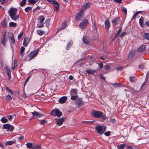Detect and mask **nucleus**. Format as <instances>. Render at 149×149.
<instances>
[{"mask_svg": "<svg viewBox=\"0 0 149 149\" xmlns=\"http://www.w3.org/2000/svg\"><path fill=\"white\" fill-rule=\"evenodd\" d=\"M17 10L15 8H11L10 9L8 13L10 18L15 21L21 20V18L18 15L16 14Z\"/></svg>", "mask_w": 149, "mask_h": 149, "instance_id": "f257e3e1", "label": "nucleus"}, {"mask_svg": "<svg viewBox=\"0 0 149 149\" xmlns=\"http://www.w3.org/2000/svg\"><path fill=\"white\" fill-rule=\"evenodd\" d=\"M91 115L93 117L96 118H101L104 120L107 118L106 116L102 112L100 111H93L92 112Z\"/></svg>", "mask_w": 149, "mask_h": 149, "instance_id": "f03ea898", "label": "nucleus"}, {"mask_svg": "<svg viewBox=\"0 0 149 149\" xmlns=\"http://www.w3.org/2000/svg\"><path fill=\"white\" fill-rule=\"evenodd\" d=\"M106 127L105 126H99L96 127V130L97 133L100 134H102L106 131Z\"/></svg>", "mask_w": 149, "mask_h": 149, "instance_id": "7ed1b4c3", "label": "nucleus"}, {"mask_svg": "<svg viewBox=\"0 0 149 149\" xmlns=\"http://www.w3.org/2000/svg\"><path fill=\"white\" fill-rule=\"evenodd\" d=\"M50 3H52L54 6V8L55 10L58 11L59 9V3L55 0H47Z\"/></svg>", "mask_w": 149, "mask_h": 149, "instance_id": "20e7f679", "label": "nucleus"}, {"mask_svg": "<svg viewBox=\"0 0 149 149\" xmlns=\"http://www.w3.org/2000/svg\"><path fill=\"white\" fill-rule=\"evenodd\" d=\"M51 114L53 116H55L58 117H60L62 115V113L57 109H55L53 110L51 112Z\"/></svg>", "mask_w": 149, "mask_h": 149, "instance_id": "39448f33", "label": "nucleus"}, {"mask_svg": "<svg viewBox=\"0 0 149 149\" xmlns=\"http://www.w3.org/2000/svg\"><path fill=\"white\" fill-rule=\"evenodd\" d=\"M88 23V20L84 19L79 25V27L81 29H84L86 27Z\"/></svg>", "mask_w": 149, "mask_h": 149, "instance_id": "423d86ee", "label": "nucleus"}, {"mask_svg": "<svg viewBox=\"0 0 149 149\" xmlns=\"http://www.w3.org/2000/svg\"><path fill=\"white\" fill-rule=\"evenodd\" d=\"M2 127L3 129H7L11 131H12L14 129V127L13 126L8 124H4Z\"/></svg>", "mask_w": 149, "mask_h": 149, "instance_id": "0eeeda50", "label": "nucleus"}, {"mask_svg": "<svg viewBox=\"0 0 149 149\" xmlns=\"http://www.w3.org/2000/svg\"><path fill=\"white\" fill-rule=\"evenodd\" d=\"M84 15V12L83 10H81L78 13H77L76 17L77 20H78L82 17Z\"/></svg>", "mask_w": 149, "mask_h": 149, "instance_id": "6e6552de", "label": "nucleus"}, {"mask_svg": "<svg viewBox=\"0 0 149 149\" xmlns=\"http://www.w3.org/2000/svg\"><path fill=\"white\" fill-rule=\"evenodd\" d=\"M38 51L35 50L33 52H32L29 55V57L30 60H31L33 59L38 54Z\"/></svg>", "mask_w": 149, "mask_h": 149, "instance_id": "1a4fd4ad", "label": "nucleus"}, {"mask_svg": "<svg viewBox=\"0 0 149 149\" xmlns=\"http://www.w3.org/2000/svg\"><path fill=\"white\" fill-rule=\"evenodd\" d=\"M6 32L4 31L2 32V38L1 40V42L4 46H5V43L6 42L7 40L6 39Z\"/></svg>", "mask_w": 149, "mask_h": 149, "instance_id": "9d476101", "label": "nucleus"}, {"mask_svg": "<svg viewBox=\"0 0 149 149\" xmlns=\"http://www.w3.org/2000/svg\"><path fill=\"white\" fill-rule=\"evenodd\" d=\"M56 123L58 126L62 125L64 120V118H59L58 119H55Z\"/></svg>", "mask_w": 149, "mask_h": 149, "instance_id": "9b49d317", "label": "nucleus"}, {"mask_svg": "<svg viewBox=\"0 0 149 149\" xmlns=\"http://www.w3.org/2000/svg\"><path fill=\"white\" fill-rule=\"evenodd\" d=\"M33 116L35 117L39 116L40 117L44 116V115L42 113H39L38 112L34 111L33 112H31Z\"/></svg>", "mask_w": 149, "mask_h": 149, "instance_id": "f8f14e48", "label": "nucleus"}, {"mask_svg": "<svg viewBox=\"0 0 149 149\" xmlns=\"http://www.w3.org/2000/svg\"><path fill=\"white\" fill-rule=\"evenodd\" d=\"M67 99V97L66 96L63 97L59 99L58 102L60 103H63L66 102Z\"/></svg>", "mask_w": 149, "mask_h": 149, "instance_id": "ddd939ff", "label": "nucleus"}, {"mask_svg": "<svg viewBox=\"0 0 149 149\" xmlns=\"http://www.w3.org/2000/svg\"><path fill=\"white\" fill-rule=\"evenodd\" d=\"M76 104L79 106H81L83 104V102L81 99L78 98L76 101Z\"/></svg>", "mask_w": 149, "mask_h": 149, "instance_id": "4468645a", "label": "nucleus"}, {"mask_svg": "<svg viewBox=\"0 0 149 149\" xmlns=\"http://www.w3.org/2000/svg\"><path fill=\"white\" fill-rule=\"evenodd\" d=\"M8 36L9 38L11 40L12 43L13 44L15 43V39L13 34L11 33H9Z\"/></svg>", "mask_w": 149, "mask_h": 149, "instance_id": "2eb2a0df", "label": "nucleus"}, {"mask_svg": "<svg viewBox=\"0 0 149 149\" xmlns=\"http://www.w3.org/2000/svg\"><path fill=\"white\" fill-rule=\"evenodd\" d=\"M105 26L107 29H108L110 26V23L108 19L106 20L105 21Z\"/></svg>", "mask_w": 149, "mask_h": 149, "instance_id": "dca6fc26", "label": "nucleus"}, {"mask_svg": "<svg viewBox=\"0 0 149 149\" xmlns=\"http://www.w3.org/2000/svg\"><path fill=\"white\" fill-rule=\"evenodd\" d=\"M24 41L23 45L25 47H26L29 42V40L28 38L26 37L24 38Z\"/></svg>", "mask_w": 149, "mask_h": 149, "instance_id": "f3484780", "label": "nucleus"}, {"mask_svg": "<svg viewBox=\"0 0 149 149\" xmlns=\"http://www.w3.org/2000/svg\"><path fill=\"white\" fill-rule=\"evenodd\" d=\"M120 21V19L118 17L112 20V22L113 24L114 25H116V24H119V22Z\"/></svg>", "mask_w": 149, "mask_h": 149, "instance_id": "a211bd4d", "label": "nucleus"}, {"mask_svg": "<svg viewBox=\"0 0 149 149\" xmlns=\"http://www.w3.org/2000/svg\"><path fill=\"white\" fill-rule=\"evenodd\" d=\"M146 47L145 45H143L138 48L137 49V51L139 52H143L145 49Z\"/></svg>", "mask_w": 149, "mask_h": 149, "instance_id": "6ab92c4d", "label": "nucleus"}, {"mask_svg": "<svg viewBox=\"0 0 149 149\" xmlns=\"http://www.w3.org/2000/svg\"><path fill=\"white\" fill-rule=\"evenodd\" d=\"M66 26V22L65 21H64L63 22L62 24L61 25V27L59 28L57 31H59L60 30H61L62 29H63L65 28Z\"/></svg>", "mask_w": 149, "mask_h": 149, "instance_id": "aec40b11", "label": "nucleus"}, {"mask_svg": "<svg viewBox=\"0 0 149 149\" xmlns=\"http://www.w3.org/2000/svg\"><path fill=\"white\" fill-rule=\"evenodd\" d=\"M70 95H77V91L75 89H72L70 91Z\"/></svg>", "mask_w": 149, "mask_h": 149, "instance_id": "412c9836", "label": "nucleus"}, {"mask_svg": "<svg viewBox=\"0 0 149 149\" xmlns=\"http://www.w3.org/2000/svg\"><path fill=\"white\" fill-rule=\"evenodd\" d=\"M38 19L39 22L40 24H42L44 21L45 19V18L43 16H40L39 17Z\"/></svg>", "mask_w": 149, "mask_h": 149, "instance_id": "4be33fe9", "label": "nucleus"}, {"mask_svg": "<svg viewBox=\"0 0 149 149\" xmlns=\"http://www.w3.org/2000/svg\"><path fill=\"white\" fill-rule=\"evenodd\" d=\"M25 48L24 47H22L20 49V54L22 58L24 56V52L25 50Z\"/></svg>", "mask_w": 149, "mask_h": 149, "instance_id": "5701e85b", "label": "nucleus"}, {"mask_svg": "<svg viewBox=\"0 0 149 149\" xmlns=\"http://www.w3.org/2000/svg\"><path fill=\"white\" fill-rule=\"evenodd\" d=\"M41 146L40 145L38 146L33 143V144L32 148L33 149H40L41 148Z\"/></svg>", "mask_w": 149, "mask_h": 149, "instance_id": "b1692460", "label": "nucleus"}, {"mask_svg": "<svg viewBox=\"0 0 149 149\" xmlns=\"http://www.w3.org/2000/svg\"><path fill=\"white\" fill-rule=\"evenodd\" d=\"M86 72L88 74H93L95 72V71L91 70H87L86 71Z\"/></svg>", "mask_w": 149, "mask_h": 149, "instance_id": "393cba45", "label": "nucleus"}, {"mask_svg": "<svg viewBox=\"0 0 149 149\" xmlns=\"http://www.w3.org/2000/svg\"><path fill=\"white\" fill-rule=\"evenodd\" d=\"M2 26L3 27H6L7 26V22L5 19H3L1 22Z\"/></svg>", "mask_w": 149, "mask_h": 149, "instance_id": "a878e982", "label": "nucleus"}, {"mask_svg": "<svg viewBox=\"0 0 149 149\" xmlns=\"http://www.w3.org/2000/svg\"><path fill=\"white\" fill-rule=\"evenodd\" d=\"M1 121L3 123H5L8 121V120L5 117H3L1 118Z\"/></svg>", "mask_w": 149, "mask_h": 149, "instance_id": "bb28decb", "label": "nucleus"}, {"mask_svg": "<svg viewBox=\"0 0 149 149\" xmlns=\"http://www.w3.org/2000/svg\"><path fill=\"white\" fill-rule=\"evenodd\" d=\"M125 146L126 145L125 144H122L118 146L117 148L118 149H123Z\"/></svg>", "mask_w": 149, "mask_h": 149, "instance_id": "cd10ccee", "label": "nucleus"}, {"mask_svg": "<svg viewBox=\"0 0 149 149\" xmlns=\"http://www.w3.org/2000/svg\"><path fill=\"white\" fill-rule=\"evenodd\" d=\"M83 41L84 43L88 44V38L87 37H84Z\"/></svg>", "mask_w": 149, "mask_h": 149, "instance_id": "c85d7f7f", "label": "nucleus"}, {"mask_svg": "<svg viewBox=\"0 0 149 149\" xmlns=\"http://www.w3.org/2000/svg\"><path fill=\"white\" fill-rule=\"evenodd\" d=\"M89 3H85L83 6V8L84 9H86L90 7Z\"/></svg>", "mask_w": 149, "mask_h": 149, "instance_id": "c756f323", "label": "nucleus"}, {"mask_svg": "<svg viewBox=\"0 0 149 149\" xmlns=\"http://www.w3.org/2000/svg\"><path fill=\"white\" fill-rule=\"evenodd\" d=\"M9 26L12 27H15L17 26V24L15 23L11 22L9 23Z\"/></svg>", "mask_w": 149, "mask_h": 149, "instance_id": "7c9ffc66", "label": "nucleus"}, {"mask_svg": "<svg viewBox=\"0 0 149 149\" xmlns=\"http://www.w3.org/2000/svg\"><path fill=\"white\" fill-rule=\"evenodd\" d=\"M37 33L39 35L42 36V34L45 33V31L40 30H38L37 31Z\"/></svg>", "mask_w": 149, "mask_h": 149, "instance_id": "2f4dec72", "label": "nucleus"}, {"mask_svg": "<svg viewBox=\"0 0 149 149\" xmlns=\"http://www.w3.org/2000/svg\"><path fill=\"white\" fill-rule=\"evenodd\" d=\"M122 11L124 13L125 15L127 13V9L124 7H123L121 8Z\"/></svg>", "mask_w": 149, "mask_h": 149, "instance_id": "473e14b6", "label": "nucleus"}, {"mask_svg": "<svg viewBox=\"0 0 149 149\" xmlns=\"http://www.w3.org/2000/svg\"><path fill=\"white\" fill-rule=\"evenodd\" d=\"M134 56L132 52H131L129 54L128 58V60H130Z\"/></svg>", "mask_w": 149, "mask_h": 149, "instance_id": "72a5a7b5", "label": "nucleus"}, {"mask_svg": "<svg viewBox=\"0 0 149 149\" xmlns=\"http://www.w3.org/2000/svg\"><path fill=\"white\" fill-rule=\"evenodd\" d=\"M33 144L31 143H27L26 144L27 147L29 148H32Z\"/></svg>", "mask_w": 149, "mask_h": 149, "instance_id": "f704fd0d", "label": "nucleus"}, {"mask_svg": "<svg viewBox=\"0 0 149 149\" xmlns=\"http://www.w3.org/2000/svg\"><path fill=\"white\" fill-rule=\"evenodd\" d=\"M26 2V0H23L20 3V5L22 7L25 5Z\"/></svg>", "mask_w": 149, "mask_h": 149, "instance_id": "c9c22d12", "label": "nucleus"}, {"mask_svg": "<svg viewBox=\"0 0 149 149\" xmlns=\"http://www.w3.org/2000/svg\"><path fill=\"white\" fill-rule=\"evenodd\" d=\"M144 38L147 40H149V33H146L144 36Z\"/></svg>", "mask_w": 149, "mask_h": 149, "instance_id": "e433bc0d", "label": "nucleus"}, {"mask_svg": "<svg viewBox=\"0 0 149 149\" xmlns=\"http://www.w3.org/2000/svg\"><path fill=\"white\" fill-rule=\"evenodd\" d=\"M32 9V8L30 7H28L25 9V11L26 12H27L30 11Z\"/></svg>", "mask_w": 149, "mask_h": 149, "instance_id": "4c0bfd02", "label": "nucleus"}, {"mask_svg": "<svg viewBox=\"0 0 149 149\" xmlns=\"http://www.w3.org/2000/svg\"><path fill=\"white\" fill-rule=\"evenodd\" d=\"M14 142L12 141H7L6 143V145H11L13 144Z\"/></svg>", "mask_w": 149, "mask_h": 149, "instance_id": "58836bf2", "label": "nucleus"}, {"mask_svg": "<svg viewBox=\"0 0 149 149\" xmlns=\"http://www.w3.org/2000/svg\"><path fill=\"white\" fill-rule=\"evenodd\" d=\"M78 97V95H72L71 97V100H76L77 98Z\"/></svg>", "mask_w": 149, "mask_h": 149, "instance_id": "ea45409f", "label": "nucleus"}, {"mask_svg": "<svg viewBox=\"0 0 149 149\" xmlns=\"http://www.w3.org/2000/svg\"><path fill=\"white\" fill-rule=\"evenodd\" d=\"M72 42L70 41L69 42V43L67 44V49H69V47H70L72 45Z\"/></svg>", "mask_w": 149, "mask_h": 149, "instance_id": "a19ab883", "label": "nucleus"}, {"mask_svg": "<svg viewBox=\"0 0 149 149\" xmlns=\"http://www.w3.org/2000/svg\"><path fill=\"white\" fill-rule=\"evenodd\" d=\"M5 99L6 100H10L12 99V97L10 95H8L6 97Z\"/></svg>", "mask_w": 149, "mask_h": 149, "instance_id": "79ce46f5", "label": "nucleus"}, {"mask_svg": "<svg viewBox=\"0 0 149 149\" xmlns=\"http://www.w3.org/2000/svg\"><path fill=\"white\" fill-rule=\"evenodd\" d=\"M23 35V32L22 31L19 34V35H18V39L19 40L22 37Z\"/></svg>", "mask_w": 149, "mask_h": 149, "instance_id": "37998d69", "label": "nucleus"}, {"mask_svg": "<svg viewBox=\"0 0 149 149\" xmlns=\"http://www.w3.org/2000/svg\"><path fill=\"white\" fill-rule=\"evenodd\" d=\"M47 122V121L45 120H41L40 121V124L41 125H44Z\"/></svg>", "mask_w": 149, "mask_h": 149, "instance_id": "c03bdc74", "label": "nucleus"}, {"mask_svg": "<svg viewBox=\"0 0 149 149\" xmlns=\"http://www.w3.org/2000/svg\"><path fill=\"white\" fill-rule=\"evenodd\" d=\"M143 22V18L141 17L140 18L139 20V22L140 25H141Z\"/></svg>", "mask_w": 149, "mask_h": 149, "instance_id": "a18cd8bd", "label": "nucleus"}, {"mask_svg": "<svg viewBox=\"0 0 149 149\" xmlns=\"http://www.w3.org/2000/svg\"><path fill=\"white\" fill-rule=\"evenodd\" d=\"M111 84L115 86L116 87H118L119 86L120 84L118 83H114V84Z\"/></svg>", "mask_w": 149, "mask_h": 149, "instance_id": "49530a36", "label": "nucleus"}, {"mask_svg": "<svg viewBox=\"0 0 149 149\" xmlns=\"http://www.w3.org/2000/svg\"><path fill=\"white\" fill-rule=\"evenodd\" d=\"M8 0H0V2L2 4L6 3L8 1Z\"/></svg>", "mask_w": 149, "mask_h": 149, "instance_id": "de8ad7c7", "label": "nucleus"}, {"mask_svg": "<svg viewBox=\"0 0 149 149\" xmlns=\"http://www.w3.org/2000/svg\"><path fill=\"white\" fill-rule=\"evenodd\" d=\"M122 28L121 27L118 30V32L117 34L116 35V36H115V37H116L118 35V34H119L120 33V32H121V31H122Z\"/></svg>", "mask_w": 149, "mask_h": 149, "instance_id": "09e8293b", "label": "nucleus"}, {"mask_svg": "<svg viewBox=\"0 0 149 149\" xmlns=\"http://www.w3.org/2000/svg\"><path fill=\"white\" fill-rule=\"evenodd\" d=\"M7 118L8 120L11 121L13 118V117L12 115H9L7 116Z\"/></svg>", "mask_w": 149, "mask_h": 149, "instance_id": "8fccbe9b", "label": "nucleus"}, {"mask_svg": "<svg viewBox=\"0 0 149 149\" xmlns=\"http://www.w3.org/2000/svg\"><path fill=\"white\" fill-rule=\"evenodd\" d=\"M110 133V131H107L105 133H104V134L107 136H108L109 135Z\"/></svg>", "mask_w": 149, "mask_h": 149, "instance_id": "3c124183", "label": "nucleus"}, {"mask_svg": "<svg viewBox=\"0 0 149 149\" xmlns=\"http://www.w3.org/2000/svg\"><path fill=\"white\" fill-rule=\"evenodd\" d=\"M14 67H16L17 65V61L16 60H14Z\"/></svg>", "mask_w": 149, "mask_h": 149, "instance_id": "603ef678", "label": "nucleus"}, {"mask_svg": "<svg viewBox=\"0 0 149 149\" xmlns=\"http://www.w3.org/2000/svg\"><path fill=\"white\" fill-rule=\"evenodd\" d=\"M6 90L8 91L9 92H10V93L11 94H13V92H12V91L11 90L8 89V87H6Z\"/></svg>", "mask_w": 149, "mask_h": 149, "instance_id": "864d4df0", "label": "nucleus"}, {"mask_svg": "<svg viewBox=\"0 0 149 149\" xmlns=\"http://www.w3.org/2000/svg\"><path fill=\"white\" fill-rule=\"evenodd\" d=\"M126 34V32H123L120 36V37H123Z\"/></svg>", "mask_w": 149, "mask_h": 149, "instance_id": "5fc2aeb1", "label": "nucleus"}, {"mask_svg": "<svg viewBox=\"0 0 149 149\" xmlns=\"http://www.w3.org/2000/svg\"><path fill=\"white\" fill-rule=\"evenodd\" d=\"M110 120H111V122L113 123H114L116 122V120H115V119L114 118L111 119Z\"/></svg>", "mask_w": 149, "mask_h": 149, "instance_id": "6e6d98bb", "label": "nucleus"}, {"mask_svg": "<svg viewBox=\"0 0 149 149\" xmlns=\"http://www.w3.org/2000/svg\"><path fill=\"white\" fill-rule=\"evenodd\" d=\"M7 74L9 76V79H10V74H11V72L10 71H7Z\"/></svg>", "mask_w": 149, "mask_h": 149, "instance_id": "4d7b16f0", "label": "nucleus"}, {"mask_svg": "<svg viewBox=\"0 0 149 149\" xmlns=\"http://www.w3.org/2000/svg\"><path fill=\"white\" fill-rule=\"evenodd\" d=\"M114 1H115L117 3H120L122 1L121 0H114Z\"/></svg>", "mask_w": 149, "mask_h": 149, "instance_id": "13d9d810", "label": "nucleus"}, {"mask_svg": "<svg viewBox=\"0 0 149 149\" xmlns=\"http://www.w3.org/2000/svg\"><path fill=\"white\" fill-rule=\"evenodd\" d=\"M4 69L5 70H6L7 72L9 71H10L9 68L8 66H6L5 68Z\"/></svg>", "mask_w": 149, "mask_h": 149, "instance_id": "bf43d9fd", "label": "nucleus"}, {"mask_svg": "<svg viewBox=\"0 0 149 149\" xmlns=\"http://www.w3.org/2000/svg\"><path fill=\"white\" fill-rule=\"evenodd\" d=\"M43 24H38L37 25V26L39 28H41L43 27Z\"/></svg>", "mask_w": 149, "mask_h": 149, "instance_id": "052dcab7", "label": "nucleus"}, {"mask_svg": "<svg viewBox=\"0 0 149 149\" xmlns=\"http://www.w3.org/2000/svg\"><path fill=\"white\" fill-rule=\"evenodd\" d=\"M123 68V67H121V66L118 67H117L116 68V69L118 70L122 69Z\"/></svg>", "mask_w": 149, "mask_h": 149, "instance_id": "680f3d73", "label": "nucleus"}, {"mask_svg": "<svg viewBox=\"0 0 149 149\" xmlns=\"http://www.w3.org/2000/svg\"><path fill=\"white\" fill-rule=\"evenodd\" d=\"M24 137L22 136H21L19 137L18 138V139L19 140H22L23 139Z\"/></svg>", "mask_w": 149, "mask_h": 149, "instance_id": "e2e57ef3", "label": "nucleus"}, {"mask_svg": "<svg viewBox=\"0 0 149 149\" xmlns=\"http://www.w3.org/2000/svg\"><path fill=\"white\" fill-rule=\"evenodd\" d=\"M137 15V13H136L132 17V19H134L135 18Z\"/></svg>", "mask_w": 149, "mask_h": 149, "instance_id": "0e129e2a", "label": "nucleus"}, {"mask_svg": "<svg viewBox=\"0 0 149 149\" xmlns=\"http://www.w3.org/2000/svg\"><path fill=\"white\" fill-rule=\"evenodd\" d=\"M105 68L107 70H108L110 69V67L108 65H106L105 66Z\"/></svg>", "mask_w": 149, "mask_h": 149, "instance_id": "69168bd1", "label": "nucleus"}, {"mask_svg": "<svg viewBox=\"0 0 149 149\" xmlns=\"http://www.w3.org/2000/svg\"><path fill=\"white\" fill-rule=\"evenodd\" d=\"M93 27H94V28H95L96 29H97V26H96V25L95 24V23H94L93 24Z\"/></svg>", "mask_w": 149, "mask_h": 149, "instance_id": "338daca9", "label": "nucleus"}, {"mask_svg": "<svg viewBox=\"0 0 149 149\" xmlns=\"http://www.w3.org/2000/svg\"><path fill=\"white\" fill-rule=\"evenodd\" d=\"M146 26H149V21L146 22L145 23Z\"/></svg>", "mask_w": 149, "mask_h": 149, "instance_id": "774afa93", "label": "nucleus"}]
</instances>
